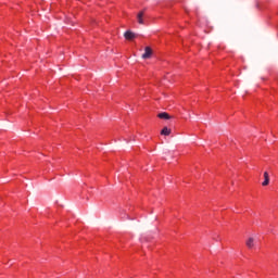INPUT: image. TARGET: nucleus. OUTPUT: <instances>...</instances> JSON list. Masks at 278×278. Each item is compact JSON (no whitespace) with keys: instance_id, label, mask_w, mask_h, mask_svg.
I'll use <instances>...</instances> for the list:
<instances>
[{"instance_id":"20e7f679","label":"nucleus","mask_w":278,"mask_h":278,"mask_svg":"<svg viewBox=\"0 0 278 278\" xmlns=\"http://www.w3.org/2000/svg\"><path fill=\"white\" fill-rule=\"evenodd\" d=\"M248 249H253L255 247V239L253 237H250L245 242Z\"/></svg>"},{"instance_id":"0eeeda50","label":"nucleus","mask_w":278,"mask_h":278,"mask_svg":"<svg viewBox=\"0 0 278 278\" xmlns=\"http://www.w3.org/2000/svg\"><path fill=\"white\" fill-rule=\"evenodd\" d=\"M159 118H162L163 121H168V118H170V115H168V113H160Z\"/></svg>"},{"instance_id":"39448f33","label":"nucleus","mask_w":278,"mask_h":278,"mask_svg":"<svg viewBox=\"0 0 278 278\" xmlns=\"http://www.w3.org/2000/svg\"><path fill=\"white\" fill-rule=\"evenodd\" d=\"M270 184V176L268 175V172L264 173V181L262 182V186H268Z\"/></svg>"},{"instance_id":"f257e3e1","label":"nucleus","mask_w":278,"mask_h":278,"mask_svg":"<svg viewBox=\"0 0 278 278\" xmlns=\"http://www.w3.org/2000/svg\"><path fill=\"white\" fill-rule=\"evenodd\" d=\"M152 53H153V50H151L150 47H146L144 53L142 54V59L149 60V58H151Z\"/></svg>"},{"instance_id":"7ed1b4c3","label":"nucleus","mask_w":278,"mask_h":278,"mask_svg":"<svg viewBox=\"0 0 278 278\" xmlns=\"http://www.w3.org/2000/svg\"><path fill=\"white\" fill-rule=\"evenodd\" d=\"M124 38L126 40H134V38H136V34L135 33H131V30H127L125 34H124Z\"/></svg>"},{"instance_id":"423d86ee","label":"nucleus","mask_w":278,"mask_h":278,"mask_svg":"<svg viewBox=\"0 0 278 278\" xmlns=\"http://www.w3.org/2000/svg\"><path fill=\"white\" fill-rule=\"evenodd\" d=\"M161 136H170V128L164 127V128L161 130Z\"/></svg>"},{"instance_id":"f03ea898","label":"nucleus","mask_w":278,"mask_h":278,"mask_svg":"<svg viewBox=\"0 0 278 278\" xmlns=\"http://www.w3.org/2000/svg\"><path fill=\"white\" fill-rule=\"evenodd\" d=\"M137 21H138L139 25H144V11H140L137 14Z\"/></svg>"}]
</instances>
